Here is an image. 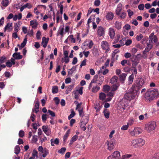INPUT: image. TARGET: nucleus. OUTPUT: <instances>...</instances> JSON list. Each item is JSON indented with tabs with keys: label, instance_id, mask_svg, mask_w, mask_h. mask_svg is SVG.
I'll use <instances>...</instances> for the list:
<instances>
[{
	"label": "nucleus",
	"instance_id": "f257e3e1",
	"mask_svg": "<svg viewBox=\"0 0 159 159\" xmlns=\"http://www.w3.org/2000/svg\"><path fill=\"white\" fill-rule=\"evenodd\" d=\"M158 95V92L157 90L154 89L152 90H148L145 94V97L147 101L150 102Z\"/></svg>",
	"mask_w": 159,
	"mask_h": 159
},
{
	"label": "nucleus",
	"instance_id": "f03ea898",
	"mask_svg": "<svg viewBox=\"0 0 159 159\" xmlns=\"http://www.w3.org/2000/svg\"><path fill=\"white\" fill-rule=\"evenodd\" d=\"M145 140L142 138H139L132 140L131 142V145L134 148L141 147L145 144Z\"/></svg>",
	"mask_w": 159,
	"mask_h": 159
},
{
	"label": "nucleus",
	"instance_id": "7ed1b4c3",
	"mask_svg": "<svg viewBox=\"0 0 159 159\" xmlns=\"http://www.w3.org/2000/svg\"><path fill=\"white\" fill-rule=\"evenodd\" d=\"M156 127V122L152 121L145 125V129L147 132L151 133L155 130Z\"/></svg>",
	"mask_w": 159,
	"mask_h": 159
},
{
	"label": "nucleus",
	"instance_id": "20e7f679",
	"mask_svg": "<svg viewBox=\"0 0 159 159\" xmlns=\"http://www.w3.org/2000/svg\"><path fill=\"white\" fill-rule=\"evenodd\" d=\"M98 78V75H96L94 77V78L93 80L91 81V82L89 84V89H91V87H92L93 84H98L99 85H100L102 83V82L104 80V78L103 76H100L99 78L100 80V82H98V80L97 79Z\"/></svg>",
	"mask_w": 159,
	"mask_h": 159
},
{
	"label": "nucleus",
	"instance_id": "39448f33",
	"mask_svg": "<svg viewBox=\"0 0 159 159\" xmlns=\"http://www.w3.org/2000/svg\"><path fill=\"white\" fill-rule=\"evenodd\" d=\"M142 130L138 127L135 128L133 130H129L128 132L129 134L132 136H137L142 132Z\"/></svg>",
	"mask_w": 159,
	"mask_h": 159
},
{
	"label": "nucleus",
	"instance_id": "423d86ee",
	"mask_svg": "<svg viewBox=\"0 0 159 159\" xmlns=\"http://www.w3.org/2000/svg\"><path fill=\"white\" fill-rule=\"evenodd\" d=\"M149 43L152 44L153 43H156L157 41V38L156 35H154V33H152L149 37Z\"/></svg>",
	"mask_w": 159,
	"mask_h": 159
},
{
	"label": "nucleus",
	"instance_id": "0eeeda50",
	"mask_svg": "<svg viewBox=\"0 0 159 159\" xmlns=\"http://www.w3.org/2000/svg\"><path fill=\"white\" fill-rule=\"evenodd\" d=\"M101 45L102 48L106 52H108L110 50L109 45L108 43L106 41H103L101 42Z\"/></svg>",
	"mask_w": 159,
	"mask_h": 159
},
{
	"label": "nucleus",
	"instance_id": "6e6552de",
	"mask_svg": "<svg viewBox=\"0 0 159 159\" xmlns=\"http://www.w3.org/2000/svg\"><path fill=\"white\" fill-rule=\"evenodd\" d=\"M141 87L137 84H134L131 87L130 92L133 93H136L140 89Z\"/></svg>",
	"mask_w": 159,
	"mask_h": 159
},
{
	"label": "nucleus",
	"instance_id": "1a4fd4ad",
	"mask_svg": "<svg viewBox=\"0 0 159 159\" xmlns=\"http://www.w3.org/2000/svg\"><path fill=\"white\" fill-rule=\"evenodd\" d=\"M106 143L108 146V149L109 150L111 151L114 148L115 143L113 140H111L107 141Z\"/></svg>",
	"mask_w": 159,
	"mask_h": 159
},
{
	"label": "nucleus",
	"instance_id": "9d476101",
	"mask_svg": "<svg viewBox=\"0 0 159 159\" xmlns=\"http://www.w3.org/2000/svg\"><path fill=\"white\" fill-rule=\"evenodd\" d=\"M105 32V30L103 27L100 26L98 27L97 33L98 36L101 37L103 36Z\"/></svg>",
	"mask_w": 159,
	"mask_h": 159
},
{
	"label": "nucleus",
	"instance_id": "9b49d317",
	"mask_svg": "<svg viewBox=\"0 0 159 159\" xmlns=\"http://www.w3.org/2000/svg\"><path fill=\"white\" fill-rule=\"evenodd\" d=\"M134 96L132 93H126L124 95V98L128 100H131L134 99Z\"/></svg>",
	"mask_w": 159,
	"mask_h": 159
},
{
	"label": "nucleus",
	"instance_id": "f8f14e48",
	"mask_svg": "<svg viewBox=\"0 0 159 159\" xmlns=\"http://www.w3.org/2000/svg\"><path fill=\"white\" fill-rule=\"evenodd\" d=\"M106 17L107 20H112L114 17L113 14L111 12H108L106 15Z\"/></svg>",
	"mask_w": 159,
	"mask_h": 159
},
{
	"label": "nucleus",
	"instance_id": "ddd939ff",
	"mask_svg": "<svg viewBox=\"0 0 159 159\" xmlns=\"http://www.w3.org/2000/svg\"><path fill=\"white\" fill-rule=\"evenodd\" d=\"M87 123V120H86L85 121H82L81 120L80 124V128L83 130L85 131L86 129V128L85 127V125Z\"/></svg>",
	"mask_w": 159,
	"mask_h": 159
},
{
	"label": "nucleus",
	"instance_id": "4468645a",
	"mask_svg": "<svg viewBox=\"0 0 159 159\" xmlns=\"http://www.w3.org/2000/svg\"><path fill=\"white\" fill-rule=\"evenodd\" d=\"M144 51L143 52V54H145V53L148 52L150 50L152 47V44L148 43Z\"/></svg>",
	"mask_w": 159,
	"mask_h": 159
},
{
	"label": "nucleus",
	"instance_id": "2eb2a0df",
	"mask_svg": "<svg viewBox=\"0 0 159 159\" xmlns=\"http://www.w3.org/2000/svg\"><path fill=\"white\" fill-rule=\"evenodd\" d=\"M30 22V25L32 26V28L34 29L37 28L38 24L36 20H31Z\"/></svg>",
	"mask_w": 159,
	"mask_h": 159
},
{
	"label": "nucleus",
	"instance_id": "dca6fc26",
	"mask_svg": "<svg viewBox=\"0 0 159 159\" xmlns=\"http://www.w3.org/2000/svg\"><path fill=\"white\" fill-rule=\"evenodd\" d=\"M48 40L49 38H47L46 39L44 37L42 38V44H43V46L44 48H45L47 47Z\"/></svg>",
	"mask_w": 159,
	"mask_h": 159
},
{
	"label": "nucleus",
	"instance_id": "f3484780",
	"mask_svg": "<svg viewBox=\"0 0 159 159\" xmlns=\"http://www.w3.org/2000/svg\"><path fill=\"white\" fill-rule=\"evenodd\" d=\"M27 41V35H26L25 38L23 41V42L21 43V45L19 44H18L17 46L19 47L20 49H21L22 48H24L26 45Z\"/></svg>",
	"mask_w": 159,
	"mask_h": 159
},
{
	"label": "nucleus",
	"instance_id": "a211bd4d",
	"mask_svg": "<svg viewBox=\"0 0 159 159\" xmlns=\"http://www.w3.org/2000/svg\"><path fill=\"white\" fill-rule=\"evenodd\" d=\"M145 81L143 78H140L138 79L137 84L141 87L144 84Z\"/></svg>",
	"mask_w": 159,
	"mask_h": 159
},
{
	"label": "nucleus",
	"instance_id": "6ab92c4d",
	"mask_svg": "<svg viewBox=\"0 0 159 159\" xmlns=\"http://www.w3.org/2000/svg\"><path fill=\"white\" fill-rule=\"evenodd\" d=\"M13 57L16 59H21L22 58V56L20 55V52H15L12 55Z\"/></svg>",
	"mask_w": 159,
	"mask_h": 159
},
{
	"label": "nucleus",
	"instance_id": "aec40b11",
	"mask_svg": "<svg viewBox=\"0 0 159 159\" xmlns=\"http://www.w3.org/2000/svg\"><path fill=\"white\" fill-rule=\"evenodd\" d=\"M109 35L111 39H113L115 35V31L114 29L112 28L109 29Z\"/></svg>",
	"mask_w": 159,
	"mask_h": 159
},
{
	"label": "nucleus",
	"instance_id": "412c9836",
	"mask_svg": "<svg viewBox=\"0 0 159 159\" xmlns=\"http://www.w3.org/2000/svg\"><path fill=\"white\" fill-rule=\"evenodd\" d=\"M115 27L117 30H119L121 29L122 27V23L121 22L116 21L115 23Z\"/></svg>",
	"mask_w": 159,
	"mask_h": 159
},
{
	"label": "nucleus",
	"instance_id": "4be33fe9",
	"mask_svg": "<svg viewBox=\"0 0 159 159\" xmlns=\"http://www.w3.org/2000/svg\"><path fill=\"white\" fill-rule=\"evenodd\" d=\"M94 84H93V87L92 89V91L93 93H96L97 92L98 90L100 89V87L98 86V84L97 85H93Z\"/></svg>",
	"mask_w": 159,
	"mask_h": 159
},
{
	"label": "nucleus",
	"instance_id": "5701e85b",
	"mask_svg": "<svg viewBox=\"0 0 159 159\" xmlns=\"http://www.w3.org/2000/svg\"><path fill=\"white\" fill-rule=\"evenodd\" d=\"M122 9V4L121 3H119L117 6L116 13L117 15L119 16L120 14V12Z\"/></svg>",
	"mask_w": 159,
	"mask_h": 159
},
{
	"label": "nucleus",
	"instance_id": "b1692460",
	"mask_svg": "<svg viewBox=\"0 0 159 159\" xmlns=\"http://www.w3.org/2000/svg\"><path fill=\"white\" fill-rule=\"evenodd\" d=\"M51 145L54 146L55 144L58 145L59 143V140L57 138H56L55 139H52L51 140Z\"/></svg>",
	"mask_w": 159,
	"mask_h": 159
},
{
	"label": "nucleus",
	"instance_id": "393cba45",
	"mask_svg": "<svg viewBox=\"0 0 159 159\" xmlns=\"http://www.w3.org/2000/svg\"><path fill=\"white\" fill-rule=\"evenodd\" d=\"M42 129L44 133L47 135H49L50 133L49 131L48 126L47 125H43L42 126Z\"/></svg>",
	"mask_w": 159,
	"mask_h": 159
},
{
	"label": "nucleus",
	"instance_id": "a878e982",
	"mask_svg": "<svg viewBox=\"0 0 159 159\" xmlns=\"http://www.w3.org/2000/svg\"><path fill=\"white\" fill-rule=\"evenodd\" d=\"M112 155L116 159H119L120 158V152L118 151L114 152Z\"/></svg>",
	"mask_w": 159,
	"mask_h": 159
},
{
	"label": "nucleus",
	"instance_id": "bb28decb",
	"mask_svg": "<svg viewBox=\"0 0 159 159\" xmlns=\"http://www.w3.org/2000/svg\"><path fill=\"white\" fill-rule=\"evenodd\" d=\"M119 85L120 84H115L112 85L111 88V91L114 92L116 90Z\"/></svg>",
	"mask_w": 159,
	"mask_h": 159
},
{
	"label": "nucleus",
	"instance_id": "cd10ccee",
	"mask_svg": "<svg viewBox=\"0 0 159 159\" xmlns=\"http://www.w3.org/2000/svg\"><path fill=\"white\" fill-rule=\"evenodd\" d=\"M127 74L123 73L119 75V79L120 81H124L125 79Z\"/></svg>",
	"mask_w": 159,
	"mask_h": 159
},
{
	"label": "nucleus",
	"instance_id": "c85d7f7f",
	"mask_svg": "<svg viewBox=\"0 0 159 159\" xmlns=\"http://www.w3.org/2000/svg\"><path fill=\"white\" fill-rule=\"evenodd\" d=\"M118 79V77L116 76H113L110 80V83L111 84H114L117 82Z\"/></svg>",
	"mask_w": 159,
	"mask_h": 159
},
{
	"label": "nucleus",
	"instance_id": "c756f323",
	"mask_svg": "<svg viewBox=\"0 0 159 159\" xmlns=\"http://www.w3.org/2000/svg\"><path fill=\"white\" fill-rule=\"evenodd\" d=\"M22 18V14L21 13H19L18 15H15L13 17V20L16 21L17 19L20 20Z\"/></svg>",
	"mask_w": 159,
	"mask_h": 159
},
{
	"label": "nucleus",
	"instance_id": "7c9ffc66",
	"mask_svg": "<svg viewBox=\"0 0 159 159\" xmlns=\"http://www.w3.org/2000/svg\"><path fill=\"white\" fill-rule=\"evenodd\" d=\"M106 95L104 93H101L99 94V98L102 101L104 100L106 98Z\"/></svg>",
	"mask_w": 159,
	"mask_h": 159
},
{
	"label": "nucleus",
	"instance_id": "2f4dec72",
	"mask_svg": "<svg viewBox=\"0 0 159 159\" xmlns=\"http://www.w3.org/2000/svg\"><path fill=\"white\" fill-rule=\"evenodd\" d=\"M78 138V136L77 135H75L71 139L70 141V144L71 145L73 143L76 141Z\"/></svg>",
	"mask_w": 159,
	"mask_h": 159
},
{
	"label": "nucleus",
	"instance_id": "473e14b6",
	"mask_svg": "<svg viewBox=\"0 0 159 159\" xmlns=\"http://www.w3.org/2000/svg\"><path fill=\"white\" fill-rule=\"evenodd\" d=\"M103 89L104 91L105 92H108L111 89V87L108 85H104Z\"/></svg>",
	"mask_w": 159,
	"mask_h": 159
},
{
	"label": "nucleus",
	"instance_id": "72a5a7b5",
	"mask_svg": "<svg viewBox=\"0 0 159 159\" xmlns=\"http://www.w3.org/2000/svg\"><path fill=\"white\" fill-rule=\"evenodd\" d=\"M92 53L94 56H96L98 55V51L97 48H94L92 49Z\"/></svg>",
	"mask_w": 159,
	"mask_h": 159
},
{
	"label": "nucleus",
	"instance_id": "f704fd0d",
	"mask_svg": "<svg viewBox=\"0 0 159 159\" xmlns=\"http://www.w3.org/2000/svg\"><path fill=\"white\" fill-rule=\"evenodd\" d=\"M134 75L133 74H132L128 78V83L129 84H131L133 81L134 80Z\"/></svg>",
	"mask_w": 159,
	"mask_h": 159
},
{
	"label": "nucleus",
	"instance_id": "c9c22d12",
	"mask_svg": "<svg viewBox=\"0 0 159 159\" xmlns=\"http://www.w3.org/2000/svg\"><path fill=\"white\" fill-rule=\"evenodd\" d=\"M12 28V23H8L7 25L5 27L4 31H5L6 30L11 29Z\"/></svg>",
	"mask_w": 159,
	"mask_h": 159
},
{
	"label": "nucleus",
	"instance_id": "e433bc0d",
	"mask_svg": "<svg viewBox=\"0 0 159 159\" xmlns=\"http://www.w3.org/2000/svg\"><path fill=\"white\" fill-rule=\"evenodd\" d=\"M70 133V130H68L67 131L66 134H65V135L64 136L63 139H64V141L65 143L66 142V139L69 135Z\"/></svg>",
	"mask_w": 159,
	"mask_h": 159
},
{
	"label": "nucleus",
	"instance_id": "4c0bfd02",
	"mask_svg": "<svg viewBox=\"0 0 159 159\" xmlns=\"http://www.w3.org/2000/svg\"><path fill=\"white\" fill-rule=\"evenodd\" d=\"M52 92L53 93H57L58 92V88L56 86H54L52 89Z\"/></svg>",
	"mask_w": 159,
	"mask_h": 159
},
{
	"label": "nucleus",
	"instance_id": "58836bf2",
	"mask_svg": "<svg viewBox=\"0 0 159 159\" xmlns=\"http://www.w3.org/2000/svg\"><path fill=\"white\" fill-rule=\"evenodd\" d=\"M69 61V59L68 57H64V58H62L61 59V62L62 63L65 62V63H67Z\"/></svg>",
	"mask_w": 159,
	"mask_h": 159
},
{
	"label": "nucleus",
	"instance_id": "ea45409f",
	"mask_svg": "<svg viewBox=\"0 0 159 159\" xmlns=\"http://www.w3.org/2000/svg\"><path fill=\"white\" fill-rule=\"evenodd\" d=\"M104 115L106 118L108 119L109 117L110 113L107 110H105L103 111Z\"/></svg>",
	"mask_w": 159,
	"mask_h": 159
},
{
	"label": "nucleus",
	"instance_id": "a19ab883",
	"mask_svg": "<svg viewBox=\"0 0 159 159\" xmlns=\"http://www.w3.org/2000/svg\"><path fill=\"white\" fill-rule=\"evenodd\" d=\"M71 114L68 116V119L69 120H70L71 118L73 117L75 115V113L74 112L73 109H71Z\"/></svg>",
	"mask_w": 159,
	"mask_h": 159
},
{
	"label": "nucleus",
	"instance_id": "79ce46f5",
	"mask_svg": "<svg viewBox=\"0 0 159 159\" xmlns=\"http://www.w3.org/2000/svg\"><path fill=\"white\" fill-rule=\"evenodd\" d=\"M20 148L19 146L17 145L16 146L15 149V153L16 154H18L20 152Z\"/></svg>",
	"mask_w": 159,
	"mask_h": 159
},
{
	"label": "nucleus",
	"instance_id": "37998d69",
	"mask_svg": "<svg viewBox=\"0 0 159 159\" xmlns=\"http://www.w3.org/2000/svg\"><path fill=\"white\" fill-rule=\"evenodd\" d=\"M9 3L8 0H2V4L4 7H7Z\"/></svg>",
	"mask_w": 159,
	"mask_h": 159
},
{
	"label": "nucleus",
	"instance_id": "c03bdc74",
	"mask_svg": "<svg viewBox=\"0 0 159 159\" xmlns=\"http://www.w3.org/2000/svg\"><path fill=\"white\" fill-rule=\"evenodd\" d=\"M37 153L38 152L36 150H34L32 154V156L30 157L32 158L33 159H34L35 157H38L37 155Z\"/></svg>",
	"mask_w": 159,
	"mask_h": 159
},
{
	"label": "nucleus",
	"instance_id": "a18cd8bd",
	"mask_svg": "<svg viewBox=\"0 0 159 159\" xmlns=\"http://www.w3.org/2000/svg\"><path fill=\"white\" fill-rule=\"evenodd\" d=\"M66 150V148L65 147L61 148L58 151V152L60 154H63Z\"/></svg>",
	"mask_w": 159,
	"mask_h": 159
},
{
	"label": "nucleus",
	"instance_id": "49530a36",
	"mask_svg": "<svg viewBox=\"0 0 159 159\" xmlns=\"http://www.w3.org/2000/svg\"><path fill=\"white\" fill-rule=\"evenodd\" d=\"M6 59L7 58L5 56H3L0 57V64H2L5 62Z\"/></svg>",
	"mask_w": 159,
	"mask_h": 159
},
{
	"label": "nucleus",
	"instance_id": "de8ad7c7",
	"mask_svg": "<svg viewBox=\"0 0 159 159\" xmlns=\"http://www.w3.org/2000/svg\"><path fill=\"white\" fill-rule=\"evenodd\" d=\"M68 38L69 39L70 41L73 43L75 42V39L74 38L73 35H70L69 36Z\"/></svg>",
	"mask_w": 159,
	"mask_h": 159
},
{
	"label": "nucleus",
	"instance_id": "09e8293b",
	"mask_svg": "<svg viewBox=\"0 0 159 159\" xmlns=\"http://www.w3.org/2000/svg\"><path fill=\"white\" fill-rule=\"evenodd\" d=\"M137 59V56L135 55H133L130 58L131 61L134 62L136 61Z\"/></svg>",
	"mask_w": 159,
	"mask_h": 159
},
{
	"label": "nucleus",
	"instance_id": "8fccbe9b",
	"mask_svg": "<svg viewBox=\"0 0 159 159\" xmlns=\"http://www.w3.org/2000/svg\"><path fill=\"white\" fill-rule=\"evenodd\" d=\"M78 111L79 112V115L80 116L82 117L83 116H84V112L83 111V109H79Z\"/></svg>",
	"mask_w": 159,
	"mask_h": 159
},
{
	"label": "nucleus",
	"instance_id": "3c124183",
	"mask_svg": "<svg viewBox=\"0 0 159 159\" xmlns=\"http://www.w3.org/2000/svg\"><path fill=\"white\" fill-rule=\"evenodd\" d=\"M24 132L23 130H20L19 133V136L20 137L22 138L24 136Z\"/></svg>",
	"mask_w": 159,
	"mask_h": 159
},
{
	"label": "nucleus",
	"instance_id": "603ef678",
	"mask_svg": "<svg viewBox=\"0 0 159 159\" xmlns=\"http://www.w3.org/2000/svg\"><path fill=\"white\" fill-rule=\"evenodd\" d=\"M100 0H96L94 2V5L96 6H98L100 4Z\"/></svg>",
	"mask_w": 159,
	"mask_h": 159
},
{
	"label": "nucleus",
	"instance_id": "864d4df0",
	"mask_svg": "<svg viewBox=\"0 0 159 159\" xmlns=\"http://www.w3.org/2000/svg\"><path fill=\"white\" fill-rule=\"evenodd\" d=\"M93 17V19H94L95 17V16L94 15H92L91 16H90V18H89V19L88 20V22H87V24L88 25V27L89 26V23L91 22V18H92Z\"/></svg>",
	"mask_w": 159,
	"mask_h": 159
},
{
	"label": "nucleus",
	"instance_id": "5fc2aeb1",
	"mask_svg": "<svg viewBox=\"0 0 159 159\" xmlns=\"http://www.w3.org/2000/svg\"><path fill=\"white\" fill-rule=\"evenodd\" d=\"M39 137H38L35 135H34L33 137V139H32V141H33L34 142L36 143L37 141L38 140Z\"/></svg>",
	"mask_w": 159,
	"mask_h": 159
},
{
	"label": "nucleus",
	"instance_id": "6e6d98bb",
	"mask_svg": "<svg viewBox=\"0 0 159 159\" xmlns=\"http://www.w3.org/2000/svg\"><path fill=\"white\" fill-rule=\"evenodd\" d=\"M47 115L46 114H43L42 116V120L45 122L47 119Z\"/></svg>",
	"mask_w": 159,
	"mask_h": 159
},
{
	"label": "nucleus",
	"instance_id": "4d7b16f0",
	"mask_svg": "<svg viewBox=\"0 0 159 159\" xmlns=\"http://www.w3.org/2000/svg\"><path fill=\"white\" fill-rule=\"evenodd\" d=\"M143 38V35L142 34H140L139 35L137 36L136 40L138 41H140Z\"/></svg>",
	"mask_w": 159,
	"mask_h": 159
},
{
	"label": "nucleus",
	"instance_id": "13d9d810",
	"mask_svg": "<svg viewBox=\"0 0 159 159\" xmlns=\"http://www.w3.org/2000/svg\"><path fill=\"white\" fill-rule=\"evenodd\" d=\"M54 100L55 101L56 105H57L59 103L60 100L58 97H55L54 98Z\"/></svg>",
	"mask_w": 159,
	"mask_h": 159
},
{
	"label": "nucleus",
	"instance_id": "bf43d9fd",
	"mask_svg": "<svg viewBox=\"0 0 159 159\" xmlns=\"http://www.w3.org/2000/svg\"><path fill=\"white\" fill-rule=\"evenodd\" d=\"M64 29V28L62 27L60 28L59 30V32L58 33L62 36V37L63 36V30Z\"/></svg>",
	"mask_w": 159,
	"mask_h": 159
},
{
	"label": "nucleus",
	"instance_id": "052dcab7",
	"mask_svg": "<svg viewBox=\"0 0 159 159\" xmlns=\"http://www.w3.org/2000/svg\"><path fill=\"white\" fill-rule=\"evenodd\" d=\"M128 16L129 17H131V16L133 15L134 13L133 11H131L130 9H128L127 10Z\"/></svg>",
	"mask_w": 159,
	"mask_h": 159
},
{
	"label": "nucleus",
	"instance_id": "680f3d73",
	"mask_svg": "<svg viewBox=\"0 0 159 159\" xmlns=\"http://www.w3.org/2000/svg\"><path fill=\"white\" fill-rule=\"evenodd\" d=\"M129 126L127 124V125H123L121 128V129L123 130H126L128 129Z\"/></svg>",
	"mask_w": 159,
	"mask_h": 159
},
{
	"label": "nucleus",
	"instance_id": "e2e57ef3",
	"mask_svg": "<svg viewBox=\"0 0 159 159\" xmlns=\"http://www.w3.org/2000/svg\"><path fill=\"white\" fill-rule=\"evenodd\" d=\"M126 15V14L125 12H122L120 14V17L122 19H124Z\"/></svg>",
	"mask_w": 159,
	"mask_h": 159
},
{
	"label": "nucleus",
	"instance_id": "0e129e2a",
	"mask_svg": "<svg viewBox=\"0 0 159 159\" xmlns=\"http://www.w3.org/2000/svg\"><path fill=\"white\" fill-rule=\"evenodd\" d=\"M41 35V33L39 31H38L36 34V37L37 39H40V36Z\"/></svg>",
	"mask_w": 159,
	"mask_h": 159
},
{
	"label": "nucleus",
	"instance_id": "69168bd1",
	"mask_svg": "<svg viewBox=\"0 0 159 159\" xmlns=\"http://www.w3.org/2000/svg\"><path fill=\"white\" fill-rule=\"evenodd\" d=\"M139 9L140 10H143L144 8V5L143 4H140L138 6Z\"/></svg>",
	"mask_w": 159,
	"mask_h": 159
},
{
	"label": "nucleus",
	"instance_id": "338daca9",
	"mask_svg": "<svg viewBox=\"0 0 159 159\" xmlns=\"http://www.w3.org/2000/svg\"><path fill=\"white\" fill-rule=\"evenodd\" d=\"M86 59H84L81 62L80 66V67L81 68L82 66H84L86 65Z\"/></svg>",
	"mask_w": 159,
	"mask_h": 159
},
{
	"label": "nucleus",
	"instance_id": "774afa93",
	"mask_svg": "<svg viewBox=\"0 0 159 159\" xmlns=\"http://www.w3.org/2000/svg\"><path fill=\"white\" fill-rule=\"evenodd\" d=\"M125 44L126 46L130 45L132 43V41L131 40L129 39L127 41H125Z\"/></svg>",
	"mask_w": 159,
	"mask_h": 159
}]
</instances>
